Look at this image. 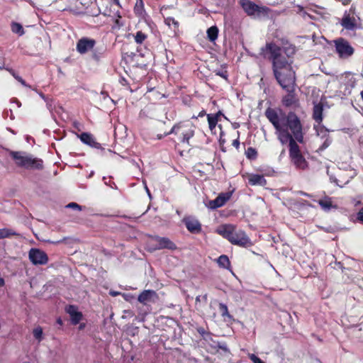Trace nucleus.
<instances>
[{
    "mask_svg": "<svg viewBox=\"0 0 363 363\" xmlns=\"http://www.w3.org/2000/svg\"><path fill=\"white\" fill-rule=\"evenodd\" d=\"M266 49L269 52V60L272 64L274 75L286 91H291L295 86V72L291 67V57L295 53V47L291 44H286L280 47L273 43H267Z\"/></svg>",
    "mask_w": 363,
    "mask_h": 363,
    "instance_id": "obj_1",
    "label": "nucleus"
},
{
    "mask_svg": "<svg viewBox=\"0 0 363 363\" xmlns=\"http://www.w3.org/2000/svg\"><path fill=\"white\" fill-rule=\"evenodd\" d=\"M265 116L274 127L281 144H290L291 140L299 143H303V125L295 113L289 112L280 117L274 109L268 108Z\"/></svg>",
    "mask_w": 363,
    "mask_h": 363,
    "instance_id": "obj_2",
    "label": "nucleus"
},
{
    "mask_svg": "<svg viewBox=\"0 0 363 363\" xmlns=\"http://www.w3.org/2000/svg\"><path fill=\"white\" fill-rule=\"evenodd\" d=\"M216 232L233 245L243 247L252 245V242L245 232L241 229H238L233 225H220L217 228Z\"/></svg>",
    "mask_w": 363,
    "mask_h": 363,
    "instance_id": "obj_3",
    "label": "nucleus"
},
{
    "mask_svg": "<svg viewBox=\"0 0 363 363\" xmlns=\"http://www.w3.org/2000/svg\"><path fill=\"white\" fill-rule=\"evenodd\" d=\"M10 155L14 160L18 167L26 169H42L43 162L42 160L33 157L23 152L11 151Z\"/></svg>",
    "mask_w": 363,
    "mask_h": 363,
    "instance_id": "obj_4",
    "label": "nucleus"
},
{
    "mask_svg": "<svg viewBox=\"0 0 363 363\" xmlns=\"http://www.w3.org/2000/svg\"><path fill=\"white\" fill-rule=\"evenodd\" d=\"M289 155L291 163L296 169L303 170L308 167V162L303 156L298 143L292 140L289 144Z\"/></svg>",
    "mask_w": 363,
    "mask_h": 363,
    "instance_id": "obj_5",
    "label": "nucleus"
},
{
    "mask_svg": "<svg viewBox=\"0 0 363 363\" xmlns=\"http://www.w3.org/2000/svg\"><path fill=\"white\" fill-rule=\"evenodd\" d=\"M239 4L247 16L255 18L267 15L269 10L267 7L259 6L250 0H239Z\"/></svg>",
    "mask_w": 363,
    "mask_h": 363,
    "instance_id": "obj_6",
    "label": "nucleus"
},
{
    "mask_svg": "<svg viewBox=\"0 0 363 363\" xmlns=\"http://www.w3.org/2000/svg\"><path fill=\"white\" fill-rule=\"evenodd\" d=\"M335 48V52L341 59H347L354 53V48L347 40L342 38H339L333 40Z\"/></svg>",
    "mask_w": 363,
    "mask_h": 363,
    "instance_id": "obj_7",
    "label": "nucleus"
},
{
    "mask_svg": "<svg viewBox=\"0 0 363 363\" xmlns=\"http://www.w3.org/2000/svg\"><path fill=\"white\" fill-rule=\"evenodd\" d=\"M358 20L359 18L354 13V9L352 6L349 11L345 12L340 24L346 30H354L357 27Z\"/></svg>",
    "mask_w": 363,
    "mask_h": 363,
    "instance_id": "obj_8",
    "label": "nucleus"
},
{
    "mask_svg": "<svg viewBox=\"0 0 363 363\" xmlns=\"http://www.w3.org/2000/svg\"><path fill=\"white\" fill-rule=\"evenodd\" d=\"M180 128H185L182 133V139L181 142L189 144L190 138L194 135V129L191 125L189 127V125H183L182 123L176 124L172 128L169 132L165 134V135L174 133L177 134Z\"/></svg>",
    "mask_w": 363,
    "mask_h": 363,
    "instance_id": "obj_9",
    "label": "nucleus"
},
{
    "mask_svg": "<svg viewBox=\"0 0 363 363\" xmlns=\"http://www.w3.org/2000/svg\"><path fill=\"white\" fill-rule=\"evenodd\" d=\"M28 257L34 265H44L48 262L47 254L38 248H31L28 252Z\"/></svg>",
    "mask_w": 363,
    "mask_h": 363,
    "instance_id": "obj_10",
    "label": "nucleus"
},
{
    "mask_svg": "<svg viewBox=\"0 0 363 363\" xmlns=\"http://www.w3.org/2000/svg\"><path fill=\"white\" fill-rule=\"evenodd\" d=\"M96 45V40L92 38L84 37L80 38L76 45V50L81 55L91 51Z\"/></svg>",
    "mask_w": 363,
    "mask_h": 363,
    "instance_id": "obj_11",
    "label": "nucleus"
},
{
    "mask_svg": "<svg viewBox=\"0 0 363 363\" xmlns=\"http://www.w3.org/2000/svg\"><path fill=\"white\" fill-rule=\"evenodd\" d=\"M152 242H155V247L152 248L153 250H161V249H176V245L167 238H162L159 236H151Z\"/></svg>",
    "mask_w": 363,
    "mask_h": 363,
    "instance_id": "obj_12",
    "label": "nucleus"
},
{
    "mask_svg": "<svg viewBox=\"0 0 363 363\" xmlns=\"http://www.w3.org/2000/svg\"><path fill=\"white\" fill-rule=\"evenodd\" d=\"M182 222L186 225L187 230L192 233H198L201 230V223L194 217H185L183 218Z\"/></svg>",
    "mask_w": 363,
    "mask_h": 363,
    "instance_id": "obj_13",
    "label": "nucleus"
},
{
    "mask_svg": "<svg viewBox=\"0 0 363 363\" xmlns=\"http://www.w3.org/2000/svg\"><path fill=\"white\" fill-rule=\"evenodd\" d=\"M157 298L156 292L153 290H144L138 296V300L143 305H147L150 303H153Z\"/></svg>",
    "mask_w": 363,
    "mask_h": 363,
    "instance_id": "obj_14",
    "label": "nucleus"
},
{
    "mask_svg": "<svg viewBox=\"0 0 363 363\" xmlns=\"http://www.w3.org/2000/svg\"><path fill=\"white\" fill-rule=\"evenodd\" d=\"M79 138L81 141L86 145L96 149L101 148V144L96 142L94 136L90 133H82L79 135Z\"/></svg>",
    "mask_w": 363,
    "mask_h": 363,
    "instance_id": "obj_15",
    "label": "nucleus"
},
{
    "mask_svg": "<svg viewBox=\"0 0 363 363\" xmlns=\"http://www.w3.org/2000/svg\"><path fill=\"white\" fill-rule=\"evenodd\" d=\"M67 312L69 314L71 322L73 325L78 324L82 318V313L79 312L74 306H69L67 308Z\"/></svg>",
    "mask_w": 363,
    "mask_h": 363,
    "instance_id": "obj_16",
    "label": "nucleus"
},
{
    "mask_svg": "<svg viewBox=\"0 0 363 363\" xmlns=\"http://www.w3.org/2000/svg\"><path fill=\"white\" fill-rule=\"evenodd\" d=\"M248 182L252 186L258 185L264 186L267 184V180L264 176L259 174H251L248 177Z\"/></svg>",
    "mask_w": 363,
    "mask_h": 363,
    "instance_id": "obj_17",
    "label": "nucleus"
},
{
    "mask_svg": "<svg viewBox=\"0 0 363 363\" xmlns=\"http://www.w3.org/2000/svg\"><path fill=\"white\" fill-rule=\"evenodd\" d=\"M323 106L321 103L315 104L313 106V118L320 124L323 121Z\"/></svg>",
    "mask_w": 363,
    "mask_h": 363,
    "instance_id": "obj_18",
    "label": "nucleus"
},
{
    "mask_svg": "<svg viewBox=\"0 0 363 363\" xmlns=\"http://www.w3.org/2000/svg\"><path fill=\"white\" fill-rule=\"evenodd\" d=\"M288 92V94H286L285 96L282 99V103L286 106H291L296 102V97L295 94L294 93V86H292L291 91H286Z\"/></svg>",
    "mask_w": 363,
    "mask_h": 363,
    "instance_id": "obj_19",
    "label": "nucleus"
},
{
    "mask_svg": "<svg viewBox=\"0 0 363 363\" xmlns=\"http://www.w3.org/2000/svg\"><path fill=\"white\" fill-rule=\"evenodd\" d=\"M314 128L316 131L318 136H319L321 139H325L327 138H330L329 130L325 128L323 125L318 124V125H315Z\"/></svg>",
    "mask_w": 363,
    "mask_h": 363,
    "instance_id": "obj_20",
    "label": "nucleus"
},
{
    "mask_svg": "<svg viewBox=\"0 0 363 363\" xmlns=\"http://www.w3.org/2000/svg\"><path fill=\"white\" fill-rule=\"evenodd\" d=\"M217 263L220 267H222L223 269H230V262L229 258L227 255H220L217 259Z\"/></svg>",
    "mask_w": 363,
    "mask_h": 363,
    "instance_id": "obj_21",
    "label": "nucleus"
},
{
    "mask_svg": "<svg viewBox=\"0 0 363 363\" xmlns=\"http://www.w3.org/2000/svg\"><path fill=\"white\" fill-rule=\"evenodd\" d=\"M218 29L216 26H211L207 30V36L211 42L215 41L218 38Z\"/></svg>",
    "mask_w": 363,
    "mask_h": 363,
    "instance_id": "obj_22",
    "label": "nucleus"
},
{
    "mask_svg": "<svg viewBox=\"0 0 363 363\" xmlns=\"http://www.w3.org/2000/svg\"><path fill=\"white\" fill-rule=\"evenodd\" d=\"M134 12L138 16H143L145 13L144 4L143 0H136V3L134 6Z\"/></svg>",
    "mask_w": 363,
    "mask_h": 363,
    "instance_id": "obj_23",
    "label": "nucleus"
},
{
    "mask_svg": "<svg viewBox=\"0 0 363 363\" xmlns=\"http://www.w3.org/2000/svg\"><path fill=\"white\" fill-rule=\"evenodd\" d=\"M220 113L212 115V114H207V119L208 123V126L211 130H213L216 128V124L218 123V116Z\"/></svg>",
    "mask_w": 363,
    "mask_h": 363,
    "instance_id": "obj_24",
    "label": "nucleus"
},
{
    "mask_svg": "<svg viewBox=\"0 0 363 363\" xmlns=\"http://www.w3.org/2000/svg\"><path fill=\"white\" fill-rule=\"evenodd\" d=\"M231 196L232 194L230 192L221 193L216 197V199H218L220 206H223L230 199Z\"/></svg>",
    "mask_w": 363,
    "mask_h": 363,
    "instance_id": "obj_25",
    "label": "nucleus"
},
{
    "mask_svg": "<svg viewBox=\"0 0 363 363\" xmlns=\"http://www.w3.org/2000/svg\"><path fill=\"white\" fill-rule=\"evenodd\" d=\"M18 233L12 229L1 228L0 229V239L9 238L12 235H17Z\"/></svg>",
    "mask_w": 363,
    "mask_h": 363,
    "instance_id": "obj_26",
    "label": "nucleus"
},
{
    "mask_svg": "<svg viewBox=\"0 0 363 363\" xmlns=\"http://www.w3.org/2000/svg\"><path fill=\"white\" fill-rule=\"evenodd\" d=\"M318 204L324 211H329L332 208V201L330 198L319 200Z\"/></svg>",
    "mask_w": 363,
    "mask_h": 363,
    "instance_id": "obj_27",
    "label": "nucleus"
},
{
    "mask_svg": "<svg viewBox=\"0 0 363 363\" xmlns=\"http://www.w3.org/2000/svg\"><path fill=\"white\" fill-rule=\"evenodd\" d=\"M6 70L9 71V73L23 86L30 87L21 77H20L18 74L16 73V72L13 69L7 68Z\"/></svg>",
    "mask_w": 363,
    "mask_h": 363,
    "instance_id": "obj_28",
    "label": "nucleus"
},
{
    "mask_svg": "<svg viewBox=\"0 0 363 363\" xmlns=\"http://www.w3.org/2000/svg\"><path fill=\"white\" fill-rule=\"evenodd\" d=\"M11 30L13 33H16L20 36L24 34V29L23 26L18 23H12Z\"/></svg>",
    "mask_w": 363,
    "mask_h": 363,
    "instance_id": "obj_29",
    "label": "nucleus"
},
{
    "mask_svg": "<svg viewBox=\"0 0 363 363\" xmlns=\"http://www.w3.org/2000/svg\"><path fill=\"white\" fill-rule=\"evenodd\" d=\"M34 337L40 342L43 339V328L40 326L35 327L33 330Z\"/></svg>",
    "mask_w": 363,
    "mask_h": 363,
    "instance_id": "obj_30",
    "label": "nucleus"
},
{
    "mask_svg": "<svg viewBox=\"0 0 363 363\" xmlns=\"http://www.w3.org/2000/svg\"><path fill=\"white\" fill-rule=\"evenodd\" d=\"M164 23L168 26H170L171 25H173L174 28L178 30L179 23L177 21H176L173 17H167L164 18Z\"/></svg>",
    "mask_w": 363,
    "mask_h": 363,
    "instance_id": "obj_31",
    "label": "nucleus"
},
{
    "mask_svg": "<svg viewBox=\"0 0 363 363\" xmlns=\"http://www.w3.org/2000/svg\"><path fill=\"white\" fill-rule=\"evenodd\" d=\"M219 310L221 312V315L223 317L231 318V315L228 313V306L225 303H219Z\"/></svg>",
    "mask_w": 363,
    "mask_h": 363,
    "instance_id": "obj_32",
    "label": "nucleus"
},
{
    "mask_svg": "<svg viewBox=\"0 0 363 363\" xmlns=\"http://www.w3.org/2000/svg\"><path fill=\"white\" fill-rule=\"evenodd\" d=\"M147 35L142 31H138L135 35V40L138 44H141L146 39Z\"/></svg>",
    "mask_w": 363,
    "mask_h": 363,
    "instance_id": "obj_33",
    "label": "nucleus"
},
{
    "mask_svg": "<svg viewBox=\"0 0 363 363\" xmlns=\"http://www.w3.org/2000/svg\"><path fill=\"white\" fill-rule=\"evenodd\" d=\"M323 140H324V141H323V144L318 148L319 151H323L325 149L328 147L330 145V144L332 143V139L330 137L325 138Z\"/></svg>",
    "mask_w": 363,
    "mask_h": 363,
    "instance_id": "obj_34",
    "label": "nucleus"
},
{
    "mask_svg": "<svg viewBox=\"0 0 363 363\" xmlns=\"http://www.w3.org/2000/svg\"><path fill=\"white\" fill-rule=\"evenodd\" d=\"M207 206L209 208H211V209H216L217 208H219V207H221L220 206V204L218 203V201L217 199H215L214 200H211L208 202V204L207 205Z\"/></svg>",
    "mask_w": 363,
    "mask_h": 363,
    "instance_id": "obj_35",
    "label": "nucleus"
},
{
    "mask_svg": "<svg viewBox=\"0 0 363 363\" xmlns=\"http://www.w3.org/2000/svg\"><path fill=\"white\" fill-rule=\"evenodd\" d=\"M246 155L248 158H255L257 156V152L255 149L252 147H248L246 151Z\"/></svg>",
    "mask_w": 363,
    "mask_h": 363,
    "instance_id": "obj_36",
    "label": "nucleus"
},
{
    "mask_svg": "<svg viewBox=\"0 0 363 363\" xmlns=\"http://www.w3.org/2000/svg\"><path fill=\"white\" fill-rule=\"evenodd\" d=\"M248 357L253 363H265L255 354H249Z\"/></svg>",
    "mask_w": 363,
    "mask_h": 363,
    "instance_id": "obj_37",
    "label": "nucleus"
},
{
    "mask_svg": "<svg viewBox=\"0 0 363 363\" xmlns=\"http://www.w3.org/2000/svg\"><path fill=\"white\" fill-rule=\"evenodd\" d=\"M66 207L69 208H73L75 210H78V211H81L82 209V207L81 206H79V204H77V203H74V202L69 203V204H67L66 206Z\"/></svg>",
    "mask_w": 363,
    "mask_h": 363,
    "instance_id": "obj_38",
    "label": "nucleus"
},
{
    "mask_svg": "<svg viewBox=\"0 0 363 363\" xmlns=\"http://www.w3.org/2000/svg\"><path fill=\"white\" fill-rule=\"evenodd\" d=\"M6 60L4 56H0V70L1 69H6L7 67H6Z\"/></svg>",
    "mask_w": 363,
    "mask_h": 363,
    "instance_id": "obj_39",
    "label": "nucleus"
},
{
    "mask_svg": "<svg viewBox=\"0 0 363 363\" xmlns=\"http://www.w3.org/2000/svg\"><path fill=\"white\" fill-rule=\"evenodd\" d=\"M357 219L363 223V207L358 212Z\"/></svg>",
    "mask_w": 363,
    "mask_h": 363,
    "instance_id": "obj_40",
    "label": "nucleus"
},
{
    "mask_svg": "<svg viewBox=\"0 0 363 363\" xmlns=\"http://www.w3.org/2000/svg\"><path fill=\"white\" fill-rule=\"evenodd\" d=\"M216 74L218 76H220L221 77L224 79H227L228 74L227 72H216Z\"/></svg>",
    "mask_w": 363,
    "mask_h": 363,
    "instance_id": "obj_41",
    "label": "nucleus"
},
{
    "mask_svg": "<svg viewBox=\"0 0 363 363\" xmlns=\"http://www.w3.org/2000/svg\"><path fill=\"white\" fill-rule=\"evenodd\" d=\"M233 145L236 147L237 149L239 148L240 147V142H239V140L238 139H236V140H234L233 141Z\"/></svg>",
    "mask_w": 363,
    "mask_h": 363,
    "instance_id": "obj_42",
    "label": "nucleus"
},
{
    "mask_svg": "<svg viewBox=\"0 0 363 363\" xmlns=\"http://www.w3.org/2000/svg\"><path fill=\"white\" fill-rule=\"evenodd\" d=\"M143 184L145 185V190H146V192L147 193V194L149 195V196H150V190H149V189H148V187H147V184H146L145 181H143Z\"/></svg>",
    "mask_w": 363,
    "mask_h": 363,
    "instance_id": "obj_43",
    "label": "nucleus"
},
{
    "mask_svg": "<svg viewBox=\"0 0 363 363\" xmlns=\"http://www.w3.org/2000/svg\"><path fill=\"white\" fill-rule=\"evenodd\" d=\"M101 94L103 96V99H106L107 98H109L108 95L107 93L104 92V91H101Z\"/></svg>",
    "mask_w": 363,
    "mask_h": 363,
    "instance_id": "obj_44",
    "label": "nucleus"
},
{
    "mask_svg": "<svg viewBox=\"0 0 363 363\" xmlns=\"http://www.w3.org/2000/svg\"><path fill=\"white\" fill-rule=\"evenodd\" d=\"M12 101L16 103V105L18 106V107H21V104L19 101H18L16 99H12Z\"/></svg>",
    "mask_w": 363,
    "mask_h": 363,
    "instance_id": "obj_45",
    "label": "nucleus"
},
{
    "mask_svg": "<svg viewBox=\"0 0 363 363\" xmlns=\"http://www.w3.org/2000/svg\"><path fill=\"white\" fill-rule=\"evenodd\" d=\"M206 115V111L204 110L201 111L199 113V116L198 117H203V116Z\"/></svg>",
    "mask_w": 363,
    "mask_h": 363,
    "instance_id": "obj_46",
    "label": "nucleus"
},
{
    "mask_svg": "<svg viewBox=\"0 0 363 363\" xmlns=\"http://www.w3.org/2000/svg\"><path fill=\"white\" fill-rule=\"evenodd\" d=\"M110 294H111V296H117V295H118V294H119V292H116V291H111V292H110Z\"/></svg>",
    "mask_w": 363,
    "mask_h": 363,
    "instance_id": "obj_47",
    "label": "nucleus"
},
{
    "mask_svg": "<svg viewBox=\"0 0 363 363\" xmlns=\"http://www.w3.org/2000/svg\"><path fill=\"white\" fill-rule=\"evenodd\" d=\"M38 94L40 95V96L43 99H44V100H45V99H46L45 96L42 92H39V93H38Z\"/></svg>",
    "mask_w": 363,
    "mask_h": 363,
    "instance_id": "obj_48",
    "label": "nucleus"
},
{
    "mask_svg": "<svg viewBox=\"0 0 363 363\" xmlns=\"http://www.w3.org/2000/svg\"><path fill=\"white\" fill-rule=\"evenodd\" d=\"M201 301V296H198L196 297V302H199Z\"/></svg>",
    "mask_w": 363,
    "mask_h": 363,
    "instance_id": "obj_49",
    "label": "nucleus"
},
{
    "mask_svg": "<svg viewBox=\"0 0 363 363\" xmlns=\"http://www.w3.org/2000/svg\"><path fill=\"white\" fill-rule=\"evenodd\" d=\"M4 279H0V286L4 285Z\"/></svg>",
    "mask_w": 363,
    "mask_h": 363,
    "instance_id": "obj_50",
    "label": "nucleus"
},
{
    "mask_svg": "<svg viewBox=\"0 0 363 363\" xmlns=\"http://www.w3.org/2000/svg\"><path fill=\"white\" fill-rule=\"evenodd\" d=\"M84 326H85V325H84V324H81V325H79V329H80V330L83 329V328H84Z\"/></svg>",
    "mask_w": 363,
    "mask_h": 363,
    "instance_id": "obj_51",
    "label": "nucleus"
},
{
    "mask_svg": "<svg viewBox=\"0 0 363 363\" xmlns=\"http://www.w3.org/2000/svg\"><path fill=\"white\" fill-rule=\"evenodd\" d=\"M57 323H58L59 324H60V325H61V324H62V320H61V319H58V320H57Z\"/></svg>",
    "mask_w": 363,
    "mask_h": 363,
    "instance_id": "obj_52",
    "label": "nucleus"
},
{
    "mask_svg": "<svg viewBox=\"0 0 363 363\" xmlns=\"http://www.w3.org/2000/svg\"><path fill=\"white\" fill-rule=\"evenodd\" d=\"M203 298L205 299V301H206V300H207V295H205V296H203Z\"/></svg>",
    "mask_w": 363,
    "mask_h": 363,
    "instance_id": "obj_53",
    "label": "nucleus"
},
{
    "mask_svg": "<svg viewBox=\"0 0 363 363\" xmlns=\"http://www.w3.org/2000/svg\"><path fill=\"white\" fill-rule=\"evenodd\" d=\"M220 348H222V349H223V350H227L225 347H220Z\"/></svg>",
    "mask_w": 363,
    "mask_h": 363,
    "instance_id": "obj_54",
    "label": "nucleus"
},
{
    "mask_svg": "<svg viewBox=\"0 0 363 363\" xmlns=\"http://www.w3.org/2000/svg\"><path fill=\"white\" fill-rule=\"evenodd\" d=\"M128 298H129V296L125 297V300H128Z\"/></svg>",
    "mask_w": 363,
    "mask_h": 363,
    "instance_id": "obj_55",
    "label": "nucleus"
},
{
    "mask_svg": "<svg viewBox=\"0 0 363 363\" xmlns=\"http://www.w3.org/2000/svg\"><path fill=\"white\" fill-rule=\"evenodd\" d=\"M128 298H129V296L125 297V300H128Z\"/></svg>",
    "mask_w": 363,
    "mask_h": 363,
    "instance_id": "obj_56",
    "label": "nucleus"
},
{
    "mask_svg": "<svg viewBox=\"0 0 363 363\" xmlns=\"http://www.w3.org/2000/svg\"><path fill=\"white\" fill-rule=\"evenodd\" d=\"M128 298H129V296L125 297V300H128Z\"/></svg>",
    "mask_w": 363,
    "mask_h": 363,
    "instance_id": "obj_57",
    "label": "nucleus"
},
{
    "mask_svg": "<svg viewBox=\"0 0 363 363\" xmlns=\"http://www.w3.org/2000/svg\"><path fill=\"white\" fill-rule=\"evenodd\" d=\"M116 4H119L118 0H117V1H116Z\"/></svg>",
    "mask_w": 363,
    "mask_h": 363,
    "instance_id": "obj_58",
    "label": "nucleus"
}]
</instances>
